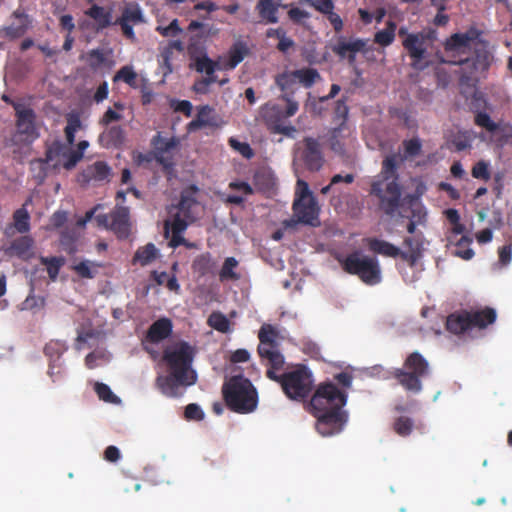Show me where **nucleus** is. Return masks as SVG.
Masks as SVG:
<instances>
[{
    "label": "nucleus",
    "mask_w": 512,
    "mask_h": 512,
    "mask_svg": "<svg viewBox=\"0 0 512 512\" xmlns=\"http://www.w3.org/2000/svg\"><path fill=\"white\" fill-rule=\"evenodd\" d=\"M214 266L215 263L211 254L208 252L198 255L192 263L193 272L198 274L200 277H204L211 273Z\"/></svg>",
    "instance_id": "34"
},
{
    "label": "nucleus",
    "mask_w": 512,
    "mask_h": 512,
    "mask_svg": "<svg viewBox=\"0 0 512 512\" xmlns=\"http://www.w3.org/2000/svg\"><path fill=\"white\" fill-rule=\"evenodd\" d=\"M347 403V393L331 382L320 384L310 400V410L317 419L316 429L323 436L341 432L348 421V413L343 410Z\"/></svg>",
    "instance_id": "2"
},
{
    "label": "nucleus",
    "mask_w": 512,
    "mask_h": 512,
    "mask_svg": "<svg viewBox=\"0 0 512 512\" xmlns=\"http://www.w3.org/2000/svg\"><path fill=\"white\" fill-rule=\"evenodd\" d=\"M466 226H452L447 235V249L453 256L463 260H470L474 256V251L470 247L473 238L465 231Z\"/></svg>",
    "instance_id": "16"
},
{
    "label": "nucleus",
    "mask_w": 512,
    "mask_h": 512,
    "mask_svg": "<svg viewBox=\"0 0 512 512\" xmlns=\"http://www.w3.org/2000/svg\"><path fill=\"white\" fill-rule=\"evenodd\" d=\"M470 321L467 310L454 312L447 317L446 329L453 334H462L471 329Z\"/></svg>",
    "instance_id": "29"
},
{
    "label": "nucleus",
    "mask_w": 512,
    "mask_h": 512,
    "mask_svg": "<svg viewBox=\"0 0 512 512\" xmlns=\"http://www.w3.org/2000/svg\"><path fill=\"white\" fill-rule=\"evenodd\" d=\"M396 29H397L396 23L389 20L386 23V27L384 29L375 33L374 42L383 47L391 45L395 39Z\"/></svg>",
    "instance_id": "39"
},
{
    "label": "nucleus",
    "mask_w": 512,
    "mask_h": 512,
    "mask_svg": "<svg viewBox=\"0 0 512 512\" xmlns=\"http://www.w3.org/2000/svg\"><path fill=\"white\" fill-rule=\"evenodd\" d=\"M278 332L270 324H264L259 330L258 338V354L263 361H266V366L273 368H283L285 360L284 356L279 350V343L277 341Z\"/></svg>",
    "instance_id": "11"
},
{
    "label": "nucleus",
    "mask_w": 512,
    "mask_h": 512,
    "mask_svg": "<svg viewBox=\"0 0 512 512\" xmlns=\"http://www.w3.org/2000/svg\"><path fill=\"white\" fill-rule=\"evenodd\" d=\"M79 236V232L74 227L70 228L69 226H66L60 236V245L62 250L68 254L76 253Z\"/></svg>",
    "instance_id": "33"
},
{
    "label": "nucleus",
    "mask_w": 512,
    "mask_h": 512,
    "mask_svg": "<svg viewBox=\"0 0 512 512\" xmlns=\"http://www.w3.org/2000/svg\"><path fill=\"white\" fill-rule=\"evenodd\" d=\"M71 146L72 145L68 144L67 151L64 152L62 157L61 166L67 170L74 168L76 164L81 160V152H75Z\"/></svg>",
    "instance_id": "53"
},
{
    "label": "nucleus",
    "mask_w": 512,
    "mask_h": 512,
    "mask_svg": "<svg viewBox=\"0 0 512 512\" xmlns=\"http://www.w3.org/2000/svg\"><path fill=\"white\" fill-rule=\"evenodd\" d=\"M367 43V39L339 36L331 50L340 59H347L348 63L353 65L357 53L367 52Z\"/></svg>",
    "instance_id": "19"
},
{
    "label": "nucleus",
    "mask_w": 512,
    "mask_h": 512,
    "mask_svg": "<svg viewBox=\"0 0 512 512\" xmlns=\"http://www.w3.org/2000/svg\"><path fill=\"white\" fill-rule=\"evenodd\" d=\"M157 255V249L153 243H148L143 247H139L135 252L132 262L139 263L141 266L150 264Z\"/></svg>",
    "instance_id": "38"
},
{
    "label": "nucleus",
    "mask_w": 512,
    "mask_h": 512,
    "mask_svg": "<svg viewBox=\"0 0 512 512\" xmlns=\"http://www.w3.org/2000/svg\"><path fill=\"white\" fill-rule=\"evenodd\" d=\"M34 240L28 235L16 238L3 251L8 256H17L21 259H28L33 255Z\"/></svg>",
    "instance_id": "24"
},
{
    "label": "nucleus",
    "mask_w": 512,
    "mask_h": 512,
    "mask_svg": "<svg viewBox=\"0 0 512 512\" xmlns=\"http://www.w3.org/2000/svg\"><path fill=\"white\" fill-rule=\"evenodd\" d=\"M49 166L51 165L46 158H39L30 162V170L33 173L34 178L39 182H42L46 178Z\"/></svg>",
    "instance_id": "46"
},
{
    "label": "nucleus",
    "mask_w": 512,
    "mask_h": 512,
    "mask_svg": "<svg viewBox=\"0 0 512 512\" xmlns=\"http://www.w3.org/2000/svg\"><path fill=\"white\" fill-rule=\"evenodd\" d=\"M73 270L81 278L92 279L96 275V270H93L89 261H81L73 266Z\"/></svg>",
    "instance_id": "57"
},
{
    "label": "nucleus",
    "mask_w": 512,
    "mask_h": 512,
    "mask_svg": "<svg viewBox=\"0 0 512 512\" xmlns=\"http://www.w3.org/2000/svg\"><path fill=\"white\" fill-rule=\"evenodd\" d=\"M342 269L357 276L363 283L369 286L377 285L382 280V270L376 256L364 254L361 250H355L340 260Z\"/></svg>",
    "instance_id": "8"
},
{
    "label": "nucleus",
    "mask_w": 512,
    "mask_h": 512,
    "mask_svg": "<svg viewBox=\"0 0 512 512\" xmlns=\"http://www.w3.org/2000/svg\"><path fill=\"white\" fill-rule=\"evenodd\" d=\"M165 233H172L169 245L173 248H176L180 245H185L189 247V244H187L186 240L183 237V233L186 230L188 226H163Z\"/></svg>",
    "instance_id": "45"
},
{
    "label": "nucleus",
    "mask_w": 512,
    "mask_h": 512,
    "mask_svg": "<svg viewBox=\"0 0 512 512\" xmlns=\"http://www.w3.org/2000/svg\"><path fill=\"white\" fill-rule=\"evenodd\" d=\"M293 212L296 220H284L281 224H313L317 220L320 207L306 181L298 179L296 183Z\"/></svg>",
    "instance_id": "9"
},
{
    "label": "nucleus",
    "mask_w": 512,
    "mask_h": 512,
    "mask_svg": "<svg viewBox=\"0 0 512 512\" xmlns=\"http://www.w3.org/2000/svg\"><path fill=\"white\" fill-rule=\"evenodd\" d=\"M198 188L191 185L184 189L178 205L171 208L170 215L174 217L173 221L164 220L163 224H193L197 220L199 203L196 200Z\"/></svg>",
    "instance_id": "13"
},
{
    "label": "nucleus",
    "mask_w": 512,
    "mask_h": 512,
    "mask_svg": "<svg viewBox=\"0 0 512 512\" xmlns=\"http://www.w3.org/2000/svg\"><path fill=\"white\" fill-rule=\"evenodd\" d=\"M86 15L92 18L97 24V30H103L111 25L112 13L99 5H92Z\"/></svg>",
    "instance_id": "30"
},
{
    "label": "nucleus",
    "mask_w": 512,
    "mask_h": 512,
    "mask_svg": "<svg viewBox=\"0 0 512 512\" xmlns=\"http://www.w3.org/2000/svg\"><path fill=\"white\" fill-rule=\"evenodd\" d=\"M472 176L476 179L481 180H489L490 172L488 169V164L485 161L477 162L472 168Z\"/></svg>",
    "instance_id": "61"
},
{
    "label": "nucleus",
    "mask_w": 512,
    "mask_h": 512,
    "mask_svg": "<svg viewBox=\"0 0 512 512\" xmlns=\"http://www.w3.org/2000/svg\"><path fill=\"white\" fill-rule=\"evenodd\" d=\"M102 208H103L102 205H96L94 208L87 211L84 217L79 218L75 224H81V225L88 224L93 219L94 216L97 221V224H109V218H108L107 214L97 213L98 210H100Z\"/></svg>",
    "instance_id": "47"
},
{
    "label": "nucleus",
    "mask_w": 512,
    "mask_h": 512,
    "mask_svg": "<svg viewBox=\"0 0 512 512\" xmlns=\"http://www.w3.org/2000/svg\"><path fill=\"white\" fill-rule=\"evenodd\" d=\"M40 136L37 115L31 107H15V134L20 143L31 144Z\"/></svg>",
    "instance_id": "14"
},
{
    "label": "nucleus",
    "mask_w": 512,
    "mask_h": 512,
    "mask_svg": "<svg viewBox=\"0 0 512 512\" xmlns=\"http://www.w3.org/2000/svg\"><path fill=\"white\" fill-rule=\"evenodd\" d=\"M187 30L193 33L189 37L186 47L190 59L207 55L206 43L211 34L212 28L202 22L193 20L187 27Z\"/></svg>",
    "instance_id": "17"
},
{
    "label": "nucleus",
    "mask_w": 512,
    "mask_h": 512,
    "mask_svg": "<svg viewBox=\"0 0 512 512\" xmlns=\"http://www.w3.org/2000/svg\"><path fill=\"white\" fill-rule=\"evenodd\" d=\"M121 22H127L130 24L144 23V16L140 7L136 5H130L123 10L122 16L119 18Z\"/></svg>",
    "instance_id": "44"
},
{
    "label": "nucleus",
    "mask_w": 512,
    "mask_h": 512,
    "mask_svg": "<svg viewBox=\"0 0 512 512\" xmlns=\"http://www.w3.org/2000/svg\"><path fill=\"white\" fill-rule=\"evenodd\" d=\"M41 263L47 267V273L52 281L58 277L60 268L64 265L65 259L63 257H41Z\"/></svg>",
    "instance_id": "42"
},
{
    "label": "nucleus",
    "mask_w": 512,
    "mask_h": 512,
    "mask_svg": "<svg viewBox=\"0 0 512 512\" xmlns=\"http://www.w3.org/2000/svg\"><path fill=\"white\" fill-rule=\"evenodd\" d=\"M249 53L247 44L243 41L235 42L228 51L227 59L221 58L220 70H233L240 64Z\"/></svg>",
    "instance_id": "26"
},
{
    "label": "nucleus",
    "mask_w": 512,
    "mask_h": 512,
    "mask_svg": "<svg viewBox=\"0 0 512 512\" xmlns=\"http://www.w3.org/2000/svg\"><path fill=\"white\" fill-rule=\"evenodd\" d=\"M194 63V68L198 73L213 74L216 70H220L221 58L217 61L212 60L208 55L190 59Z\"/></svg>",
    "instance_id": "36"
},
{
    "label": "nucleus",
    "mask_w": 512,
    "mask_h": 512,
    "mask_svg": "<svg viewBox=\"0 0 512 512\" xmlns=\"http://www.w3.org/2000/svg\"><path fill=\"white\" fill-rule=\"evenodd\" d=\"M111 168L106 162L97 161L86 169V175L95 181H104L109 178Z\"/></svg>",
    "instance_id": "40"
},
{
    "label": "nucleus",
    "mask_w": 512,
    "mask_h": 512,
    "mask_svg": "<svg viewBox=\"0 0 512 512\" xmlns=\"http://www.w3.org/2000/svg\"><path fill=\"white\" fill-rule=\"evenodd\" d=\"M481 35L480 30L471 27L464 33L452 34L445 41V52L451 58L442 61L460 66L461 83L477 82L492 63L489 42L482 39Z\"/></svg>",
    "instance_id": "1"
},
{
    "label": "nucleus",
    "mask_w": 512,
    "mask_h": 512,
    "mask_svg": "<svg viewBox=\"0 0 512 512\" xmlns=\"http://www.w3.org/2000/svg\"><path fill=\"white\" fill-rule=\"evenodd\" d=\"M496 311L493 308L485 307L481 310L468 311L470 328L484 329L496 320Z\"/></svg>",
    "instance_id": "28"
},
{
    "label": "nucleus",
    "mask_w": 512,
    "mask_h": 512,
    "mask_svg": "<svg viewBox=\"0 0 512 512\" xmlns=\"http://www.w3.org/2000/svg\"><path fill=\"white\" fill-rule=\"evenodd\" d=\"M295 82L296 79L292 75V71L284 72L276 77V84L282 91L289 88Z\"/></svg>",
    "instance_id": "64"
},
{
    "label": "nucleus",
    "mask_w": 512,
    "mask_h": 512,
    "mask_svg": "<svg viewBox=\"0 0 512 512\" xmlns=\"http://www.w3.org/2000/svg\"><path fill=\"white\" fill-rule=\"evenodd\" d=\"M289 19L295 24H304L310 18V13L299 7H292L288 11Z\"/></svg>",
    "instance_id": "59"
},
{
    "label": "nucleus",
    "mask_w": 512,
    "mask_h": 512,
    "mask_svg": "<svg viewBox=\"0 0 512 512\" xmlns=\"http://www.w3.org/2000/svg\"><path fill=\"white\" fill-rule=\"evenodd\" d=\"M256 10L259 16L267 23H277L278 4L275 0H258Z\"/></svg>",
    "instance_id": "31"
},
{
    "label": "nucleus",
    "mask_w": 512,
    "mask_h": 512,
    "mask_svg": "<svg viewBox=\"0 0 512 512\" xmlns=\"http://www.w3.org/2000/svg\"><path fill=\"white\" fill-rule=\"evenodd\" d=\"M173 331V324L169 318L162 317L154 321L148 328L146 340L150 343L157 344L168 338Z\"/></svg>",
    "instance_id": "23"
},
{
    "label": "nucleus",
    "mask_w": 512,
    "mask_h": 512,
    "mask_svg": "<svg viewBox=\"0 0 512 512\" xmlns=\"http://www.w3.org/2000/svg\"><path fill=\"white\" fill-rule=\"evenodd\" d=\"M298 162L310 172L319 171L324 164V156L319 141L313 137H305L298 147L294 164Z\"/></svg>",
    "instance_id": "15"
},
{
    "label": "nucleus",
    "mask_w": 512,
    "mask_h": 512,
    "mask_svg": "<svg viewBox=\"0 0 512 512\" xmlns=\"http://www.w3.org/2000/svg\"><path fill=\"white\" fill-rule=\"evenodd\" d=\"M184 416L187 420L199 421L204 418V412L195 403H190L186 406Z\"/></svg>",
    "instance_id": "63"
},
{
    "label": "nucleus",
    "mask_w": 512,
    "mask_h": 512,
    "mask_svg": "<svg viewBox=\"0 0 512 512\" xmlns=\"http://www.w3.org/2000/svg\"><path fill=\"white\" fill-rule=\"evenodd\" d=\"M105 55L100 49H93L88 53L89 66L97 69L105 63Z\"/></svg>",
    "instance_id": "62"
},
{
    "label": "nucleus",
    "mask_w": 512,
    "mask_h": 512,
    "mask_svg": "<svg viewBox=\"0 0 512 512\" xmlns=\"http://www.w3.org/2000/svg\"><path fill=\"white\" fill-rule=\"evenodd\" d=\"M208 325L221 333H228L230 329L229 319L221 312H213L208 318Z\"/></svg>",
    "instance_id": "43"
},
{
    "label": "nucleus",
    "mask_w": 512,
    "mask_h": 512,
    "mask_svg": "<svg viewBox=\"0 0 512 512\" xmlns=\"http://www.w3.org/2000/svg\"><path fill=\"white\" fill-rule=\"evenodd\" d=\"M137 74L130 66H123L114 76V81L122 80L128 85L135 84Z\"/></svg>",
    "instance_id": "55"
},
{
    "label": "nucleus",
    "mask_w": 512,
    "mask_h": 512,
    "mask_svg": "<svg viewBox=\"0 0 512 512\" xmlns=\"http://www.w3.org/2000/svg\"><path fill=\"white\" fill-rule=\"evenodd\" d=\"M436 33L433 30L413 32L402 40V46L412 60L411 66L416 70H424L428 66L425 61L428 48L435 41Z\"/></svg>",
    "instance_id": "10"
},
{
    "label": "nucleus",
    "mask_w": 512,
    "mask_h": 512,
    "mask_svg": "<svg viewBox=\"0 0 512 512\" xmlns=\"http://www.w3.org/2000/svg\"><path fill=\"white\" fill-rule=\"evenodd\" d=\"M211 112L212 108L210 106H201L198 109L196 118L188 124L189 131H195L205 126H212L214 123L209 119Z\"/></svg>",
    "instance_id": "41"
},
{
    "label": "nucleus",
    "mask_w": 512,
    "mask_h": 512,
    "mask_svg": "<svg viewBox=\"0 0 512 512\" xmlns=\"http://www.w3.org/2000/svg\"><path fill=\"white\" fill-rule=\"evenodd\" d=\"M125 132L119 125L106 128L99 136V143L104 148H119L124 144Z\"/></svg>",
    "instance_id": "27"
},
{
    "label": "nucleus",
    "mask_w": 512,
    "mask_h": 512,
    "mask_svg": "<svg viewBox=\"0 0 512 512\" xmlns=\"http://www.w3.org/2000/svg\"><path fill=\"white\" fill-rule=\"evenodd\" d=\"M413 425L411 418L407 416H400L395 420L393 428L399 436L406 437L411 434Z\"/></svg>",
    "instance_id": "50"
},
{
    "label": "nucleus",
    "mask_w": 512,
    "mask_h": 512,
    "mask_svg": "<svg viewBox=\"0 0 512 512\" xmlns=\"http://www.w3.org/2000/svg\"><path fill=\"white\" fill-rule=\"evenodd\" d=\"M110 224H129L130 211L128 207L116 206L111 212Z\"/></svg>",
    "instance_id": "54"
},
{
    "label": "nucleus",
    "mask_w": 512,
    "mask_h": 512,
    "mask_svg": "<svg viewBox=\"0 0 512 512\" xmlns=\"http://www.w3.org/2000/svg\"><path fill=\"white\" fill-rule=\"evenodd\" d=\"M363 243L373 254L393 259L400 258L401 248L388 241L378 237H366Z\"/></svg>",
    "instance_id": "22"
},
{
    "label": "nucleus",
    "mask_w": 512,
    "mask_h": 512,
    "mask_svg": "<svg viewBox=\"0 0 512 512\" xmlns=\"http://www.w3.org/2000/svg\"><path fill=\"white\" fill-rule=\"evenodd\" d=\"M239 266V262L235 257H227L219 271V279L221 282L237 281L240 279V274L235 270Z\"/></svg>",
    "instance_id": "35"
},
{
    "label": "nucleus",
    "mask_w": 512,
    "mask_h": 512,
    "mask_svg": "<svg viewBox=\"0 0 512 512\" xmlns=\"http://www.w3.org/2000/svg\"><path fill=\"white\" fill-rule=\"evenodd\" d=\"M414 192L402 198L400 216L409 220L408 224H423L426 221L427 211L420 198L426 193L427 186L420 178L412 179Z\"/></svg>",
    "instance_id": "12"
},
{
    "label": "nucleus",
    "mask_w": 512,
    "mask_h": 512,
    "mask_svg": "<svg viewBox=\"0 0 512 512\" xmlns=\"http://www.w3.org/2000/svg\"><path fill=\"white\" fill-rule=\"evenodd\" d=\"M406 156L415 157L420 154L422 144L418 138H412L403 142Z\"/></svg>",
    "instance_id": "60"
},
{
    "label": "nucleus",
    "mask_w": 512,
    "mask_h": 512,
    "mask_svg": "<svg viewBox=\"0 0 512 512\" xmlns=\"http://www.w3.org/2000/svg\"><path fill=\"white\" fill-rule=\"evenodd\" d=\"M94 390L98 395L99 399L105 402L116 403L118 401L117 396L112 392V390L107 384L96 382Z\"/></svg>",
    "instance_id": "52"
},
{
    "label": "nucleus",
    "mask_w": 512,
    "mask_h": 512,
    "mask_svg": "<svg viewBox=\"0 0 512 512\" xmlns=\"http://www.w3.org/2000/svg\"><path fill=\"white\" fill-rule=\"evenodd\" d=\"M263 117L265 122L268 125H273V127L281 123V120L285 118V116H283V109L276 104L268 106L263 113Z\"/></svg>",
    "instance_id": "48"
},
{
    "label": "nucleus",
    "mask_w": 512,
    "mask_h": 512,
    "mask_svg": "<svg viewBox=\"0 0 512 512\" xmlns=\"http://www.w3.org/2000/svg\"><path fill=\"white\" fill-rule=\"evenodd\" d=\"M12 16L17 20L8 26L0 28V37L9 40H15L22 37L31 25V19L22 9H16Z\"/></svg>",
    "instance_id": "21"
},
{
    "label": "nucleus",
    "mask_w": 512,
    "mask_h": 512,
    "mask_svg": "<svg viewBox=\"0 0 512 512\" xmlns=\"http://www.w3.org/2000/svg\"><path fill=\"white\" fill-rule=\"evenodd\" d=\"M474 123L491 133L499 129V125L495 123L486 112H478L474 117Z\"/></svg>",
    "instance_id": "51"
},
{
    "label": "nucleus",
    "mask_w": 512,
    "mask_h": 512,
    "mask_svg": "<svg viewBox=\"0 0 512 512\" xmlns=\"http://www.w3.org/2000/svg\"><path fill=\"white\" fill-rule=\"evenodd\" d=\"M81 121L78 115H69L67 117V125L64 129L67 144L73 145L75 142V133L80 128Z\"/></svg>",
    "instance_id": "49"
},
{
    "label": "nucleus",
    "mask_w": 512,
    "mask_h": 512,
    "mask_svg": "<svg viewBox=\"0 0 512 512\" xmlns=\"http://www.w3.org/2000/svg\"><path fill=\"white\" fill-rule=\"evenodd\" d=\"M68 144L61 141H54L47 146L45 158L53 168L61 166L64 152L67 151Z\"/></svg>",
    "instance_id": "32"
},
{
    "label": "nucleus",
    "mask_w": 512,
    "mask_h": 512,
    "mask_svg": "<svg viewBox=\"0 0 512 512\" xmlns=\"http://www.w3.org/2000/svg\"><path fill=\"white\" fill-rule=\"evenodd\" d=\"M292 75L305 88H310L321 76L315 68H302L292 71Z\"/></svg>",
    "instance_id": "37"
},
{
    "label": "nucleus",
    "mask_w": 512,
    "mask_h": 512,
    "mask_svg": "<svg viewBox=\"0 0 512 512\" xmlns=\"http://www.w3.org/2000/svg\"><path fill=\"white\" fill-rule=\"evenodd\" d=\"M391 374L404 390L418 394L423 388L422 380L430 374V365L422 354L415 351L406 357L401 368L394 369Z\"/></svg>",
    "instance_id": "7"
},
{
    "label": "nucleus",
    "mask_w": 512,
    "mask_h": 512,
    "mask_svg": "<svg viewBox=\"0 0 512 512\" xmlns=\"http://www.w3.org/2000/svg\"><path fill=\"white\" fill-rule=\"evenodd\" d=\"M282 368L268 366L266 377L281 385L284 394L291 400L302 401L309 396L313 389V376L305 365H298L294 369L281 375L276 371Z\"/></svg>",
    "instance_id": "6"
},
{
    "label": "nucleus",
    "mask_w": 512,
    "mask_h": 512,
    "mask_svg": "<svg viewBox=\"0 0 512 512\" xmlns=\"http://www.w3.org/2000/svg\"><path fill=\"white\" fill-rule=\"evenodd\" d=\"M226 406L233 412L249 414L258 406V392L252 382L242 374L227 379L222 386Z\"/></svg>",
    "instance_id": "5"
},
{
    "label": "nucleus",
    "mask_w": 512,
    "mask_h": 512,
    "mask_svg": "<svg viewBox=\"0 0 512 512\" xmlns=\"http://www.w3.org/2000/svg\"><path fill=\"white\" fill-rule=\"evenodd\" d=\"M151 144L154 148L155 160L165 168L172 167V156L168 154L178 146V139L175 137L165 138L158 132L152 138Z\"/></svg>",
    "instance_id": "20"
},
{
    "label": "nucleus",
    "mask_w": 512,
    "mask_h": 512,
    "mask_svg": "<svg viewBox=\"0 0 512 512\" xmlns=\"http://www.w3.org/2000/svg\"><path fill=\"white\" fill-rule=\"evenodd\" d=\"M397 158L392 154L383 160L381 172L373 178L369 190V194L378 200L379 208L387 215H400L402 206Z\"/></svg>",
    "instance_id": "4"
},
{
    "label": "nucleus",
    "mask_w": 512,
    "mask_h": 512,
    "mask_svg": "<svg viewBox=\"0 0 512 512\" xmlns=\"http://www.w3.org/2000/svg\"><path fill=\"white\" fill-rule=\"evenodd\" d=\"M416 229L417 226H407V231L410 235L404 238L403 249H401L400 254V259L411 268L421 259L424 250L423 236Z\"/></svg>",
    "instance_id": "18"
},
{
    "label": "nucleus",
    "mask_w": 512,
    "mask_h": 512,
    "mask_svg": "<svg viewBox=\"0 0 512 512\" xmlns=\"http://www.w3.org/2000/svg\"><path fill=\"white\" fill-rule=\"evenodd\" d=\"M66 350V344L58 340L50 341L44 347V353L50 359L48 375L52 378L53 382H56L57 379L55 376L60 373V371L55 372L54 369L61 366V364H57V362Z\"/></svg>",
    "instance_id": "25"
},
{
    "label": "nucleus",
    "mask_w": 512,
    "mask_h": 512,
    "mask_svg": "<svg viewBox=\"0 0 512 512\" xmlns=\"http://www.w3.org/2000/svg\"><path fill=\"white\" fill-rule=\"evenodd\" d=\"M155 30L163 37L176 36L182 32L178 19H173L166 27L157 26Z\"/></svg>",
    "instance_id": "58"
},
{
    "label": "nucleus",
    "mask_w": 512,
    "mask_h": 512,
    "mask_svg": "<svg viewBox=\"0 0 512 512\" xmlns=\"http://www.w3.org/2000/svg\"><path fill=\"white\" fill-rule=\"evenodd\" d=\"M195 353V348L186 341L176 342L164 349L162 359L169 374L156 378V386L164 395L178 397L180 386L196 383L197 375L192 369Z\"/></svg>",
    "instance_id": "3"
},
{
    "label": "nucleus",
    "mask_w": 512,
    "mask_h": 512,
    "mask_svg": "<svg viewBox=\"0 0 512 512\" xmlns=\"http://www.w3.org/2000/svg\"><path fill=\"white\" fill-rule=\"evenodd\" d=\"M229 145L238 151L246 159H251L254 156V151L246 142H240L235 138L229 139Z\"/></svg>",
    "instance_id": "56"
}]
</instances>
